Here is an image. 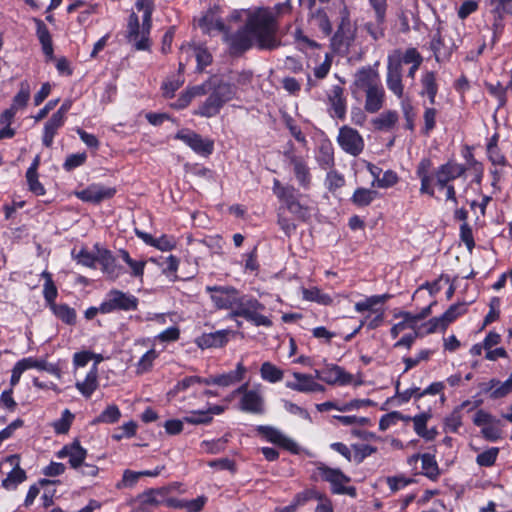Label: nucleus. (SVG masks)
Returning a JSON list of instances; mask_svg holds the SVG:
<instances>
[{
  "instance_id": "obj_1",
  "label": "nucleus",
  "mask_w": 512,
  "mask_h": 512,
  "mask_svg": "<svg viewBox=\"0 0 512 512\" xmlns=\"http://www.w3.org/2000/svg\"><path fill=\"white\" fill-rule=\"evenodd\" d=\"M199 27L203 32L224 33V38L234 53H241L252 46L271 50L280 45L276 36L277 24L274 15L268 10H259L252 14L245 26L232 35H227L225 25L214 11H208L200 20Z\"/></svg>"
},
{
  "instance_id": "obj_2",
  "label": "nucleus",
  "mask_w": 512,
  "mask_h": 512,
  "mask_svg": "<svg viewBox=\"0 0 512 512\" xmlns=\"http://www.w3.org/2000/svg\"><path fill=\"white\" fill-rule=\"evenodd\" d=\"M353 85L365 93L366 112L376 113L383 107L385 90L376 69L370 66L360 68L355 73Z\"/></svg>"
},
{
  "instance_id": "obj_3",
  "label": "nucleus",
  "mask_w": 512,
  "mask_h": 512,
  "mask_svg": "<svg viewBox=\"0 0 512 512\" xmlns=\"http://www.w3.org/2000/svg\"><path fill=\"white\" fill-rule=\"evenodd\" d=\"M135 7L142 12V26L135 13L129 16L127 39L137 50H148L150 47L149 35L152 27L153 0H136Z\"/></svg>"
},
{
  "instance_id": "obj_4",
  "label": "nucleus",
  "mask_w": 512,
  "mask_h": 512,
  "mask_svg": "<svg viewBox=\"0 0 512 512\" xmlns=\"http://www.w3.org/2000/svg\"><path fill=\"white\" fill-rule=\"evenodd\" d=\"M389 298V294L372 295L356 302L354 305L355 311L360 314H364V317L360 321L358 328L348 335L346 340H350L364 326L369 330H373L381 326L385 316L384 304Z\"/></svg>"
},
{
  "instance_id": "obj_5",
  "label": "nucleus",
  "mask_w": 512,
  "mask_h": 512,
  "mask_svg": "<svg viewBox=\"0 0 512 512\" xmlns=\"http://www.w3.org/2000/svg\"><path fill=\"white\" fill-rule=\"evenodd\" d=\"M236 96V87L228 83L218 84L206 100L193 112L194 115L211 118L219 114L222 107Z\"/></svg>"
},
{
  "instance_id": "obj_6",
  "label": "nucleus",
  "mask_w": 512,
  "mask_h": 512,
  "mask_svg": "<svg viewBox=\"0 0 512 512\" xmlns=\"http://www.w3.org/2000/svg\"><path fill=\"white\" fill-rule=\"evenodd\" d=\"M266 310L264 304L250 295L242 294L236 309L233 310V317H242L254 326L271 327L273 322L263 312Z\"/></svg>"
},
{
  "instance_id": "obj_7",
  "label": "nucleus",
  "mask_w": 512,
  "mask_h": 512,
  "mask_svg": "<svg viewBox=\"0 0 512 512\" xmlns=\"http://www.w3.org/2000/svg\"><path fill=\"white\" fill-rule=\"evenodd\" d=\"M317 470L322 480L330 484L331 492L333 494L356 497V488L346 485L351 481V478L344 474L340 469L331 468L324 463H318Z\"/></svg>"
},
{
  "instance_id": "obj_8",
  "label": "nucleus",
  "mask_w": 512,
  "mask_h": 512,
  "mask_svg": "<svg viewBox=\"0 0 512 512\" xmlns=\"http://www.w3.org/2000/svg\"><path fill=\"white\" fill-rule=\"evenodd\" d=\"M205 291L210 295V299L219 310H233L236 309L242 293H240L233 286H206Z\"/></svg>"
},
{
  "instance_id": "obj_9",
  "label": "nucleus",
  "mask_w": 512,
  "mask_h": 512,
  "mask_svg": "<svg viewBox=\"0 0 512 512\" xmlns=\"http://www.w3.org/2000/svg\"><path fill=\"white\" fill-rule=\"evenodd\" d=\"M138 299L129 293L113 289L110 290L101 303L102 314H109L116 310H136Z\"/></svg>"
},
{
  "instance_id": "obj_10",
  "label": "nucleus",
  "mask_w": 512,
  "mask_h": 512,
  "mask_svg": "<svg viewBox=\"0 0 512 512\" xmlns=\"http://www.w3.org/2000/svg\"><path fill=\"white\" fill-rule=\"evenodd\" d=\"M175 138L189 146L195 153L201 156H209L214 150V142L189 129L177 132Z\"/></svg>"
},
{
  "instance_id": "obj_11",
  "label": "nucleus",
  "mask_w": 512,
  "mask_h": 512,
  "mask_svg": "<svg viewBox=\"0 0 512 512\" xmlns=\"http://www.w3.org/2000/svg\"><path fill=\"white\" fill-rule=\"evenodd\" d=\"M337 142L342 150L353 156H358L364 149L363 137L357 130L346 125L339 129Z\"/></svg>"
},
{
  "instance_id": "obj_12",
  "label": "nucleus",
  "mask_w": 512,
  "mask_h": 512,
  "mask_svg": "<svg viewBox=\"0 0 512 512\" xmlns=\"http://www.w3.org/2000/svg\"><path fill=\"white\" fill-rule=\"evenodd\" d=\"M387 88L398 98L404 95V86L402 83V69L400 68L398 55L387 57Z\"/></svg>"
},
{
  "instance_id": "obj_13",
  "label": "nucleus",
  "mask_w": 512,
  "mask_h": 512,
  "mask_svg": "<svg viewBox=\"0 0 512 512\" xmlns=\"http://www.w3.org/2000/svg\"><path fill=\"white\" fill-rule=\"evenodd\" d=\"M466 166L455 161H448L440 165L434 172L436 185L443 189L451 181L463 177L466 173Z\"/></svg>"
},
{
  "instance_id": "obj_14",
  "label": "nucleus",
  "mask_w": 512,
  "mask_h": 512,
  "mask_svg": "<svg viewBox=\"0 0 512 512\" xmlns=\"http://www.w3.org/2000/svg\"><path fill=\"white\" fill-rule=\"evenodd\" d=\"M235 393H241V410L249 413L259 414L264 411V400L258 389H247V384L240 386Z\"/></svg>"
},
{
  "instance_id": "obj_15",
  "label": "nucleus",
  "mask_w": 512,
  "mask_h": 512,
  "mask_svg": "<svg viewBox=\"0 0 512 512\" xmlns=\"http://www.w3.org/2000/svg\"><path fill=\"white\" fill-rule=\"evenodd\" d=\"M115 194L116 189L114 187L104 186L99 183H93L87 188L75 192V196L78 199L90 203H100L112 198Z\"/></svg>"
},
{
  "instance_id": "obj_16",
  "label": "nucleus",
  "mask_w": 512,
  "mask_h": 512,
  "mask_svg": "<svg viewBox=\"0 0 512 512\" xmlns=\"http://www.w3.org/2000/svg\"><path fill=\"white\" fill-rule=\"evenodd\" d=\"M257 431L259 432V434L264 436L267 439V441L276 444L290 451L293 454L300 453L299 445L293 439L283 434L280 430L271 426H259L257 428Z\"/></svg>"
},
{
  "instance_id": "obj_17",
  "label": "nucleus",
  "mask_w": 512,
  "mask_h": 512,
  "mask_svg": "<svg viewBox=\"0 0 512 512\" xmlns=\"http://www.w3.org/2000/svg\"><path fill=\"white\" fill-rule=\"evenodd\" d=\"M327 97L331 116L338 119H344L347 110L344 89L339 85H335L330 89Z\"/></svg>"
},
{
  "instance_id": "obj_18",
  "label": "nucleus",
  "mask_w": 512,
  "mask_h": 512,
  "mask_svg": "<svg viewBox=\"0 0 512 512\" xmlns=\"http://www.w3.org/2000/svg\"><path fill=\"white\" fill-rule=\"evenodd\" d=\"M285 156L293 167L299 185L303 188H308L311 182V174L305 160L291 151L285 152Z\"/></svg>"
},
{
  "instance_id": "obj_19",
  "label": "nucleus",
  "mask_w": 512,
  "mask_h": 512,
  "mask_svg": "<svg viewBox=\"0 0 512 512\" xmlns=\"http://www.w3.org/2000/svg\"><path fill=\"white\" fill-rule=\"evenodd\" d=\"M281 202L298 219L305 220L310 216V207L302 201V196L296 189L282 199Z\"/></svg>"
},
{
  "instance_id": "obj_20",
  "label": "nucleus",
  "mask_w": 512,
  "mask_h": 512,
  "mask_svg": "<svg viewBox=\"0 0 512 512\" xmlns=\"http://www.w3.org/2000/svg\"><path fill=\"white\" fill-rule=\"evenodd\" d=\"M87 455V450L83 448L78 441H74L71 444L65 445L60 451L57 453V457L60 459L69 458V464L73 469H78V467L83 464Z\"/></svg>"
},
{
  "instance_id": "obj_21",
  "label": "nucleus",
  "mask_w": 512,
  "mask_h": 512,
  "mask_svg": "<svg viewBox=\"0 0 512 512\" xmlns=\"http://www.w3.org/2000/svg\"><path fill=\"white\" fill-rule=\"evenodd\" d=\"M231 333L228 329L204 333L196 339L195 343L201 349L220 348L226 345Z\"/></svg>"
},
{
  "instance_id": "obj_22",
  "label": "nucleus",
  "mask_w": 512,
  "mask_h": 512,
  "mask_svg": "<svg viewBox=\"0 0 512 512\" xmlns=\"http://www.w3.org/2000/svg\"><path fill=\"white\" fill-rule=\"evenodd\" d=\"M432 162L428 158L422 159L416 169V175L421 181L420 193L434 196L433 177L431 176Z\"/></svg>"
},
{
  "instance_id": "obj_23",
  "label": "nucleus",
  "mask_w": 512,
  "mask_h": 512,
  "mask_svg": "<svg viewBox=\"0 0 512 512\" xmlns=\"http://www.w3.org/2000/svg\"><path fill=\"white\" fill-rule=\"evenodd\" d=\"M321 381L329 385L341 384L346 385L352 381V375L345 372L340 366L329 364L323 368Z\"/></svg>"
},
{
  "instance_id": "obj_24",
  "label": "nucleus",
  "mask_w": 512,
  "mask_h": 512,
  "mask_svg": "<svg viewBox=\"0 0 512 512\" xmlns=\"http://www.w3.org/2000/svg\"><path fill=\"white\" fill-rule=\"evenodd\" d=\"M6 462H9L15 467L8 473L7 477L3 479L2 486L7 490L15 489L20 483L25 481L26 473L19 467V458L17 455H10L5 458Z\"/></svg>"
},
{
  "instance_id": "obj_25",
  "label": "nucleus",
  "mask_w": 512,
  "mask_h": 512,
  "mask_svg": "<svg viewBox=\"0 0 512 512\" xmlns=\"http://www.w3.org/2000/svg\"><path fill=\"white\" fill-rule=\"evenodd\" d=\"M431 417V413L422 412L411 418L415 433L426 441L434 440L438 434L436 428H427V423Z\"/></svg>"
},
{
  "instance_id": "obj_26",
  "label": "nucleus",
  "mask_w": 512,
  "mask_h": 512,
  "mask_svg": "<svg viewBox=\"0 0 512 512\" xmlns=\"http://www.w3.org/2000/svg\"><path fill=\"white\" fill-rule=\"evenodd\" d=\"M33 22L35 23V26H36V35L41 44L43 53L45 54L46 57H48L49 59H52L53 54H54V49H53L52 37H51L48 27L39 18H33Z\"/></svg>"
},
{
  "instance_id": "obj_27",
  "label": "nucleus",
  "mask_w": 512,
  "mask_h": 512,
  "mask_svg": "<svg viewBox=\"0 0 512 512\" xmlns=\"http://www.w3.org/2000/svg\"><path fill=\"white\" fill-rule=\"evenodd\" d=\"M65 122L66 120L62 119L61 116L52 114L43 128L42 143L45 147L50 148L53 145L55 135L64 126Z\"/></svg>"
},
{
  "instance_id": "obj_28",
  "label": "nucleus",
  "mask_w": 512,
  "mask_h": 512,
  "mask_svg": "<svg viewBox=\"0 0 512 512\" xmlns=\"http://www.w3.org/2000/svg\"><path fill=\"white\" fill-rule=\"evenodd\" d=\"M422 90L420 94L426 95L429 99V103L434 105L436 102V95L438 92V85L436 82V74L432 71L425 72L421 77Z\"/></svg>"
},
{
  "instance_id": "obj_29",
  "label": "nucleus",
  "mask_w": 512,
  "mask_h": 512,
  "mask_svg": "<svg viewBox=\"0 0 512 512\" xmlns=\"http://www.w3.org/2000/svg\"><path fill=\"white\" fill-rule=\"evenodd\" d=\"M395 318L401 319L398 323L394 324L390 329L392 338H397L401 332L406 329L416 330L417 324L412 317V313L400 311L394 314Z\"/></svg>"
},
{
  "instance_id": "obj_30",
  "label": "nucleus",
  "mask_w": 512,
  "mask_h": 512,
  "mask_svg": "<svg viewBox=\"0 0 512 512\" xmlns=\"http://www.w3.org/2000/svg\"><path fill=\"white\" fill-rule=\"evenodd\" d=\"M292 376L294 380L287 381L285 383L287 388L297 392L310 393V389L314 380L313 375L293 372Z\"/></svg>"
},
{
  "instance_id": "obj_31",
  "label": "nucleus",
  "mask_w": 512,
  "mask_h": 512,
  "mask_svg": "<svg viewBox=\"0 0 512 512\" xmlns=\"http://www.w3.org/2000/svg\"><path fill=\"white\" fill-rule=\"evenodd\" d=\"M97 386V367L94 364L85 379L76 383V388L84 397L89 398L97 389Z\"/></svg>"
},
{
  "instance_id": "obj_32",
  "label": "nucleus",
  "mask_w": 512,
  "mask_h": 512,
  "mask_svg": "<svg viewBox=\"0 0 512 512\" xmlns=\"http://www.w3.org/2000/svg\"><path fill=\"white\" fill-rule=\"evenodd\" d=\"M246 373V368L242 362L237 363L236 369L225 374L216 376L215 385L227 387L241 381Z\"/></svg>"
},
{
  "instance_id": "obj_33",
  "label": "nucleus",
  "mask_w": 512,
  "mask_h": 512,
  "mask_svg": "<svg viewBox=\"0 0 512 512\" xmlns=\"http://www.w3.org/2000/svg\"><path fill=\"white\" fill-rule=\"evenodd\" d=\"M31 94V87L28 81L24 80L19 84V91L14 96L11 104V108L16 110L17 112L19 110L24 109L27 106V103L30 99Z\"/></svg>"
},
{
  "instance_id": "obj_34",
  "label": "nucleus",
  "mask_w": 512,
  "mask_h": 512,
  "mask_svg": "<svg viewBox=\"0 0 512 512\" xmlns=\"http://www.w3.org/2000/svg\"><path fill=\"white\" fill-rule=\"evenodd\" d=\"M398 113L394 110H388L381 113L372 120L374 128L377 130H389L395 126L398 121Z\"/></svg>"
},
{
  "instance_id": "obj_35",
  "label": "nucleus",
  "mask_w": 512,
  "mask_h": 512,
  "mask_svg": "<svg viewBox=\"0 0 512 512\" xmlns=\"http://www.w3.org/2000/svg\"><path fill=\"white\" fill-rule=\"evenodd\" d=\"M54 315L67 325L76 323L77 314L74 308L67 304H53L50 308Z\"/></svg>"
},
{
  "instance_id": "obj_36",
  "label": "nucleus",
  "mask_w": 512,
  "mask_h": 512,
  "mask_svg": "<svg viewBox=\"0 0 512 512\" xmlns=\"http://www.w3.org/2000/svg\"><path fill=\"white\" fill-rule=\"evenodd\" d=\"M261 378L269 383H277L283 379L284 372L273 363L266 361L260 367Z\"/></svg>"
},
{
  "instance_id": "obj_37",
  "label": "nucleus",
  "mask_w": 512,
  "mask_h": 512,
  "mask_svg": "<svg viewBox=\"0 0 512 512\" xmlns=\"http://www.w3.org/2000/svg\"><path fill=\"white\" fill-rule=\"evenodd\" d=\"M398 55L400 68L402 69V64H422L423 57L417 51L416 48H408L405 52H402L399 49L392 51L388 56H396Z\"/></svg>"
},
{
  "instance_id": "obj_38",
  "label": "nucleus",
  "mask_w": 512,
  "mask_h": 512,
  "mask_svg": "<svg viewBox=\"0 0 512 512\" xmlns=\"http://www.w3.org/2000/svg\"><path fill=\"white\" fill-rule=\"evenodd\" d=\"M470 402L464 401L460 407L455 408L444 420V428L451 433H457L462 426L461 408L467 406Z\"/></svg>"
},
{
  "instance_id": "obj_39",
  "label": "nucleus",
  "mask_w": 512,
  "mask_h": 512,
  "mask_svg": "<svg viewBox=\"0 0 512 512\" xmlns=\"http://www.w3.org/2000/svg\"><path fill=\"white\" fill-rule=\"evenodd\" d=\"M489 390H492L491 398L493 399H499L506 396L512 392V375H510L509 378L504 382L491 379L489 381Z\"/></svg>"
},
{
  "instance_id": "obj_40",
  "label": "nucleus",
  "mask_w": 512,
  "mask_h": 512,
  "mask_svg": "<svg viewBox=\"0 0 512 512\" xmlns=\"http://www.w3.org/2000/svg\"><path fill=\"white\" fill-rule=\"evenodd\" d=\"M422 474L431 480H436L440 474L435 457L429 453L421 455Z\"/></svg>"
},
{
  "instance_id": "obj_41",
  "label": "nucleus",
  "mask_w": 512,
  "mask_h": 512,
  "mask_svg": "<svg viewBox=\"0 0 512 512\" xmlns=\"http://www.w3.org/2000/svg\"><path fill=\"white\" fill-rule=\"evenodd\" d=\"M119 254L122 260L129 266L131 270V276L142 279L144 275L146 261L134 260L133 258L130 257L129 253L126 250H120Z\"/></svg>"
},
{
  "instance_id": "obj_42",
  "label": "nucleus",
  "mask_w": 512,
  "mask_h": 512,
  "mask_svg": "<svg viewBox=\"0 0 512 512\" xmlns=\"http://www.w3.org/2000/svg\"><path fill=\"white\" fill-rule=\"evenodd\" d=\"M97 263L101 265L104 273L111 276L115 274V258L109 250L99 247Z\"/></svg>"
},
{
  "instance_id": "obj_43",
  "label": "nucleus",
  "mask_w": 512,
  "mask_h": 512,
  "mask_svg": "<svg viewBox=\"0 0 512 512\" xmlns=\"http://www.w3.org/2000/svg\"><path fill=\"white\" fill-rule=\"evenodd\" d=\"M377 196V192L367 188H358L353 193L351 201L358 207H364L371 204Z\"/></svg>"
},
{
  "instance_id": "obj_44",
  "label": "nucleus",
  "mask_w": 512,
  "mask_h": 512,
  "mask_svg": "<svg viewBox=\"0 0 512 512\" xmlns=\"http://www.w3.org/2000/svg\"><path fill=\"white\" fill-rule=\"evenodd\" d=\"M181 50H182V52H181L182 54L187 53L188 55L195 56V58L197 60L198 68L200 70L204 69L207 65H209L211 63V55L205 49H202L199 47L196 48V47L188 46V47H182Z\"/></svg>"
},
{
  "instance_id": "obj_45",
  "label": "nucleus",
  "mask_w": 512,
  "mask_h": 512,
  "mask_svg": "<svg viewBox=\"0 0 512 512\" xmlns=\"http://www.w3.org/2000/svg\"><path fill=\"white\" fill-rule=\"evenodd\" d=\"M121 417V412L119 408L112 404L106 407L104 411L101 412L99 416H97L93 423H105V424H113L119 421Z\"/></svg>"
},
{
  "instance_id": "obj_46",
  "label": "nucleus",
  "mask_w": 512,
  "mask_h": 512,
  "mask_svg": "<svg viewBox=\"0 0 512 512\" xmlns=\"http://www.w3.org/2000/svg\"><path fill=\"white\" fill-rule=\"evenodd\" d=\"M303 298L321 305H330L332 303V298L316 287L304 289Z\"/></svg>"
},
{
  "instance_id": "obj_47",
  "label": "nucleus",
  "mask_w": 512,
  "mask_h": 512,
  "mask_svg": "<svg viewBox=\"0 0 512 512\" xmlns=\"http://www.w3.org/2000/svg\"><path fill=\"white\" fill-rule=\"evenodd\" d=\"M326 495L317 491L314 488H307L301 492H298L293 500L296 502V505L299 507L304 506L306 503H308L311 500H317L318 502L325 497Z\"/></svg>"
},
{
  "instance_id": "obj_48",
  "label": "nucleus",
  "mask_w": 512,
  "mask_h": 512,
  "mask_svg": "<svg viewBox=\"0 0 512 512\" xmlns=\"http://www.w3.org/2000/svg\"><path fill=\"white\" fill-rule=\"evenodd\" d=\"M15 365L24 373L29 369L47 370V362L44 359L26 357L15 363Z\"/></svg>"
},
{
  "instance_id": "obj_49",
  "label": "nucleus",
  "mask_w": 512,
  "mask_h": 512,
  "mask_svg": "<svg viewBox=\"0 0 512 512\" xmlns=\"http://www.w3.org/2000/svg\"><path fill=\"white\" fill-rule=\"evenodd\" d=\"M159 353L155 349L148 350L136 364V370L138 374H143L148 372L152 366L154 361L158 358Z\"/></svg>"
},
{
  "instance_id": "obj_50",
  "label": "nucleus",
  "mask_w": 512,
  "mask_h": 512,
  "mask_svg": "<svg viewBox=\"0 0 512 512\" xmlns=\"http://www.w3.org/2000/svg\"><path fill=\"white\" fill-rule=\"evenodd\" d=\"M160 493L155 490H149L138 497L143 512H147L150 507H156L161 504Z\"/></svg>"
},
{
  "instance_id": "obj_51",
  "label": "nucleus",
  "mask_w": 512,
  "mask_h": 512,
  "mask_svg": "<svg viewBox=\"0 0 512 512\" xmlns=\"http://www.w3.org/2000/svg\"><path fill=\"white\" fill-rule=\"evenodd\" d=\"M498 447H491L479 453L476 457V463L481 467H491L495 464L499 455Z\"/></svg>"
},
{
  "instance_id": "obj_52",
  "label": "nucleus",
  "mask_w": 512,
  "mask_h": 512,
  "mask_svg": "<svg viewBox=\"0 0 512 512\" xmlns=\"http://www.w3.org/2000/svg\"><path fill=\"white\" fill-rule=\"evenodd\" d=\"M227 441L228 439L226 437L214 440H204L201 442L200 447L205 453L218 454L225 449Z\"/></svg>"
},
{
  "instance_id": "obj_53",
  "label": "nucleus",
  "mask_w": 512,
  "mask_h": 512,
  "mask_svg": "<svg viewBox=\"0 0 512 512\" xmlns=\"http://www.w3.org/2000/svg\"><path fill=\"white\" fill-rule=\"evenodd\" d=\"M312 20L324 35L328 36L331 34L332 25L324 10L318 9L315 11L312 15Z\"/></svg>"
},
{
  "instance_id": "obj_54",
  "label": "nucleus",
  "mask_w": 512,
  "mask_h": 512,
  "mask_svg": "<svg viewBox=\"0 0 512 512\" xmlns=\"http://www.w3.org/2000/svg\"><path fill=\"white\" fill-rule=\"evenodd\" d=\"M73 419L74 415L71 413V411L69 409H65L62 412L61 418L53 423L54 431L57 434L67 433L71 427Z\"/></svg>"
},
{
  "instance_id": "obj_55",
  "label": "nucleus",
  "mask_w": 512,
  "mask_h": 512,
  "mask_svg": "<svg viewBox=\"0 0 512 512\" xmlns=\"http://www.w3.org/2000/svg\"><path fill=\"white\" fill-rule=\"evenodd\" d=\"M95 248L96 253H92L86 249H81L75 257L77 263L85 267L96 268L99 247L96 246Z\"/></svg>"
},
{
  "instance_id": "obj_56",
  "label": "nucleus",
  "mask_w": 512,
  "mask_h": 512,
  "mask_svg": "<svg viewBox=\"0 0 512 512\" xmlns=\"http://www.w3.org/2000/svg\"><path fill=\"white\" fill-rule=\"evenodd\" d=\"M183 421L192 425L209 424L212 421V416L206 410L191 411L183 418Z\"/></svg>"
},
{
  "instance_id": "obj_57",
  "label": "nucleus",
  "mask_w": 512,
  "mask_h": 512,
  "mask_svg": "<svg viewBox=\"0 0 512 512\" xmlns=\"http://www.w3.org/2000/svg\"><path fill=\"white\" fill-rule=\"evenodd\" d=\"M432 351L429 349L420 350L414 357H405L403 362L405 364L404 372L409 371L413 367L417 366L420 362L426 361L430 358Z\"/></svg>"
},
{
  "instance_id": "obj_58",
  "label": "nucleus",
  "mask_w": 512,
  "mask_h": 512,
  "mask_svg": "<svg viewBox=\"0 0 512 512\" xmlns=\"http://www.w3.org/2000/svg\"><path fill=\"white\" fill-rule=\"evenodd\" d=\"M467 307L465 303H458L451 305L443 314L444 321L449 325L459 316L465 314Z\"/></svg>"
},
{
  "instance_id": "obj_59",
  "label": "nucleus",
  "mask_w": 512,
  "mask_h": 512,
  "mask_svg": "<svg viewBox=\"0 0 512 512\" xmlns=\"http://www.w3.org/2000/svg\"><path fill=\"white\" fill-rule=\"evenodd\" d=\"M500 421L495 419L491 424L481 428L483 437L491 442H495L501 438V429L499 427Z\"/></svg>"
},
{
  "instance_id": "obj_60",
  "label": "nucleus",
  "mask_w": 512,
  "mask_h": 512,
  "mask_svg": "<svg viewBox=\"0 0 512 512\" xmlns=\"http://www.w3.org/2000/svg\"><path fill=\"white\" fill-rule=\"evenodd\" d=\"M334 38L339 39V42L346 47H349L351 45L354 39V35L353 32L350 30L349 22L345 23L344 20L342 21Z\"/></svg>"
},
{
  "instance_id": "obj_61",
  "label": "nucleus",
  "mask_w": 512,
  "mask_h": 512,
  "mask_svg": "<svg viewBox=\"0 0 512 512\" xmlns=\"http://www.w3.org/2000/svg\"><path fill=\"white\" fill-rule=\"evenodd\" d=\"M86 160L87 154L85 152L70 154L66 157V160L63 163V168L66 171H72L75 168L82 166Z\"/></svg>"
},
{
  "instance_id": "obj_62",
  "label": "nucleus",
  "mask_w": 512,
  "mask_h": 512,
  "mask_svg": "<svg viewBox=\"0 0 512 512\" xmlns=\"http://www.w3.org/2000/svg\"><path fill=\"white\" fill-rule=\"evenodd\" d=\"M386 482L390 490L396 492L404 489L405 487L413 483V479L406 477L404 475H397L388 477Z\"/></svg>"
},
{
  "instance_id": "obj_63",
  "label": "nucleus",
  "mask_w": 512,
  "mask_h": 512,
  "mask_svg": "<svg viewBox=\"0 0 512 512\" xmlns=\"http://www.w3.org/2000/svg\"><path fill=\"white\" fill-rule=\"evenodd\" d=\"M487 154L488 158L493 165L505 166L506 159L504 155L500 152L499 148L496 144L488 143L487 145Z\"/></svg>"
},
{
  "instance_id": "obj_64",
  "label": "nucleus",
  "mask_w": 512,
  "mask_h": 512,
  "mask_svg": "<svg viewBox=\"0 0 512 512\" xmlns=\"http://www.w3.org/2000/svg\"><path fill=\"white\" fill-rule=\"evenodd\" d=\"M141 477L140 472H135L132 470H125L122 476L121 482H119L116 487L118 489L124 488V487H133Z\"/></svg>"
}]
</instances>
